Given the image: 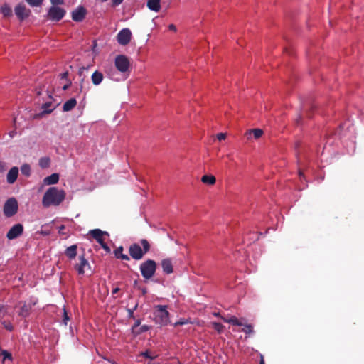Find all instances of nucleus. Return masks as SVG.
Instances as JSON below:
<instances>
[{
  "label": "nucleus",
  "mask_w": 364,
  "mask_h": 364,
  "mask_svg": "<svg viewBox=\"0 0 364 364\" xmlns=\"http://www.w3.org/2000/svg\"><path fill=\"white\" fill-rule=\"evenodd\" d=\"M65 198V192L57 187L49 188L43 195L42 204L43 207L48 208L51 205H59Z\"/></svg>",
  "instance_id": "f257e3e1"
},
{
  "label": "nucleus",
  "mask_w": 364,
  "mask_h": 364,
  "mask_svg": "<svg viewBox=\"0 0 364 364\" xmlns=\"http://www.w3.org/2000/svg\"><path fill=\"white\" fill-rule=\"evenodd\" d=\"M142 248L138 243H133L129 247V253L130 257L135 260H140L144 255L150 250V244L146 239L140 241Z\"/></svg>",
  "instance_id": "f03ea898"
},
{
  "label": "nucleus",
  "mask_w": 364,
  "mask_h": 364,
  "mask_svg": "<svg viewBox=\"0 0 364 364\" xmlns=\"http://www.w3.org/2000/svg\"><path fill=\"white\" fill-rule=\"evenodd\" d=\"M139 269L143 278L149 279L156 272V263L153 259H147L140 264Z\"/></svg>",
  "instance_id": "7ed1b4c3"
},
{
  "label": "nucleus",
  "mask_w": 364,
  "mask_h": 364,
  "mask_svg": "<svg viewBox=\"0 0 364 364\" xmlns=\"http://www.w3.org/2000/svg\"><path fill=\"white\" fill-rule=\"evenodd\" d=\"M154 313L156 323L160 326H166L169 322V313L166 310V306L158 305Z\"/></svg>",
  "instance_id": "20e7f679"
},
{
  "label": "nucleus",
  "mask_w": 364,
  "mask_h": 364,
  "mask_svg": "<svg viewBox=\"0 0 364 364\" xmlns=\"http://www.w3.org/2000/svg\"><path fill=\"white\" fill-rule=\"evenodd\" d=\"M18 202L15 198H9L4 205V214L7 218H11L18 212Z\"/></svg>",
  "instance_id": "39448f33"
},
{
  "label": "nucleus",
  "mask_w": 364,
  "mask_h": 364,
  "mask_svg": "<svg viewBox=\"0 0 364 364\" xmlns=\"http://www.w3.org/2000/svg\"><path fill=\"white\" fill-rule=\"evenodd\" d=\"M89 233L101 245L103 250L107 252H110V248L103 238L104 235H109L107 232L102 231L100 229H94L90 230Z\"/></svg>",
  "instance_id": "423d86ee"
},
{
  "label": "nucleus",
  "mask_w": 364,
  "mask_h": 364,
  "mask_svg": "<svg viewBox=\"0 0 364 364\" xmlns=\"http://www.w3.org/2000/svg\"><path fill=\"white\" fill-rule=\"evenodd\" d=\"M78 262L74 266V269L80 275H84L87 272L92 273L91 266L85 257V254L81 255L78 257Z\"/></svg>",
  "instance_id": "0eeeda50"
},
{
  "label": "nucleus",
  "mask_w": 364,
  "mask_h": 364,
  "mask_svg": "<svg viewBox=\"0 0 364 364\" xmlns=\"http://www.w3.org/2000/svg\"><path fill=\"white\" fill-rule=\"evenodd\" d=\"M66 11L59 6H50L48 9L47 17L48 20L52 21H59L65 15Z\"/></svg>",
  "instance_id": "6e6552de"
},
{
  "label": "nucleus",
  "mask_w": 364,
  "mask_h": 364,
  "mask_svg": "<svg viewBox=\"0 0 364 364\" xmlns=\"http://www.w3.org/2000/svg\"><path fill=\"white\" fill-rule=\"evenodd\" d=\"M114 64L117 69L122 73L127 71L130 65L128 58L124 55H117L115 58Z\"/></svg>",
  "instance_id": "1a4fd4ad"
},
{
  "label": "nucleus",
  "mask_w": 364,
  "mask_h": 364,
  "mask_svg": "<svg viewBox=\"0 0 364 364\" xmlns=\"http://www.w3.org/2000/svg\"><path fill=\"white\" fill-rule=\"evenodd\" d=\"M23 226L21 223H17L13 225L6 233V237L9 240H14L23 234Z\"/></svg>",
  "instance_id": "9d476101"
},
{
  "label": "nucleus",
  "mask_w": 364,
  "mask_h": 364,
  "mask_svg": "<svg viewBox=\"0 0 364 364\" xmlns=\"http://www.w3.org/2000/svg\"><path fill=\"white\" fill-rule=\"evenodd\" d=\"M87 9L82 6H79L72 11L71 16L74 21L81 22L85 19Z\"/></svg>",
  "instance_id": "9b49d317"
},
{
  "label": "nucleus",
  "mask_w": 364,
  "mask_h": 364,
  "mask_svg": "<svg viewBox=\"0 0 364 364\" xmlns=\"http://www.w3.org/2000/svg\"><path fill=\"white\" fill-rule=\"evenodd\" d=\"M131 37L132 33L130 30L124 28L117 34V41L120 45L126 46L130 42Z\"/></svg>",
  "instance_id": "f8f14e48"
},
{
  "label": "nucleus",
  "mask_w": 364,
  "mask_h": 364,
  "mask_svg": "<svg viewBox=\"0 0 364 364\" xmlns=\"http://www.w3.org/2000/svg\"><path fill=\"white\" fill-rule=\"evenodd\" d=\"M15 14L20 21H23L30 14V10L27 9L25 4H18L14 9Z\"/></svg>",
  "instance_id": "ddd939ff"
},
{
  "label": "nucleus",
  "mask_w": 364,
  "mask_h": 364,
  "mask_svg": "<svg viewBox=\"0 0 364 364\" xmlns=\"http://www.w3.org/2000/svg\"><path fill=\"white\" fill-rule=\"evenodd\" d=\"M35 304L36 303L32 301L24 302L20 309L18 315L23 318L28 317L30 315V312Z\"/></svg>",
  "instance_id": "4468645a"
},
{
  "label": "nucleus",
  "mask_w": 364,
  "mask_h": 364,
  "mask_svg": "<svg viewBox=\"0 0 364 364\" xmlns=\"http://www.w3.org/2000/svg\"><path fill=\"white\" fill-rule=\"evenodd\" d=\"M18 175V168L17 167L11 168L7 173V176H6L7 182L10 184L14 183L16 181Z\"/></svg>",
  "instance_id": "2eb2a0df"
},
{
  "label": "nucleus",
  "mask_w": 364,
  "mask_h": 364,
  "mask_svg": "<svg viewBox=\"0 0 364 364\" xmlns=\"http://www.w3.org/2000/svg\"><path fill=\"white\" fill-rule=\"evenodd\" d=\"M161 267L164 273L169 274L173 272V264L171 259H164L161 261Z\"/></svg>",
  "instance_id": "dca6fc26"
},
{
  "label": "nucleus",
  "mask_w": 364,
  "mask_h": 364,
  "mask_svg": "<svg viewBox=\"0 0 364 364\" xmlns=\"http://www.w3.org/2000/svg\"><path fill=\"white\" fill-rule=\"evenodd\" d=\"M77 245H73L65 249V255L70 259H73L75 258V257L77 255Z\"/></svg>",
  "instance_id": "f3484780"
},
{
  "label": "nucleus",
  "mask_w": 364,
  "mask_h": 364,
  "mask_svg": "<svg viewBox=\"0 0 364 364\" xmlns=\"http://www.w3.org/2000/svg\"><path fill=\"white\" fill-rule=\"evenodd\" d=\"M103 74L98 70H95L91 76V80L94 85H99L103 80Z\"/></svg>",
  "instance_id": "a211bd4d"
},
{
  "label": "nucleus",
  "mask_w": 364,
  "mask_h": 364,
  "mask_svg": "<svg viewBox=\"0 0 364 364\" xmlns=\"http://www.w3.org/2000/svg\"><path fill=\"white\" fill-rule=\"evenodd\" d=\"M77 105V101L75 98H70L68 101H66L63 106V110L64 112H69L72 110Z\"/></svg>",
  "instance_id": "6ab92c4d"
},
{
  "label": "nucleus",
  "mask_w": 364,
  "mask_h": 364,
  "mask_svg": "<svg viewBox=\"0 0 364 364\" xmlns=\"http://www.w3.org/2000/svg\"><path fill=\"white\" fill-rule=\"evenodd\" d=\"M252 134H253L255 139H259L263 134V131L260 129H252L248 130L245 133V135L247 139H250L251 137Z\"/></svg>",
  "instance_id": "aec40b11"
},
{
  "label": "nucleus",
  "mask_w": 364,
  "mask_h": 364,
  "mask_svg": "<svg viewBox=\"0 0 364 364\" xmlns=\"http://www.w3.org/2000/svg\"><path fill=\"white\" fill-rule=\"evenodd\" d=\"M59 175L58 173H53L50 176L44 178V183L46 185H53L58 182Z\"/></svg>",
  "instance_id": "412c9836"
},
{
  "label": "nucleus",
  "mask_w": 364,
  "mask_h": 364,
  "mask_svg": "<svg viewBox=\"0 0 364 364\" xmlns=\"http://www.w3.org/2000/svg\"><path fill=\"white\" fill-rule=\"evenodd\" d=\"M123 247L120 246L114 250V255L117 259L129 261V257L127 255L123 254Z\"/></svg>",
  "instance_id": "4be33fe9"
},
{
  "label": "nucleus",
  "mask_w": 364,
  "mask_h": 364,
  "mask_svg": "<svg viewBox=\"0 0 364 364\" xmlns=\"http://www.w3.org/2000/svg\"><path fill=\"white\" fill-rule=\"evenodd\" d=\"M147 6L152 11H159L161 9L160 0H148Z\"/></svg>",
  "instance_id": "5701e85b"
},
{
  "label": "nucleus",
  "mask_w": 364,
  "mask_h": 364,
  "mask_svg": "<svg viewBox=\"0 0 364 364\" xmlns=\"http://www.w3.org/2000/svg\"><path fill=\"white\" fill-rule=\"evenodd\" d=\"M222 319L224 322L225 323H231L234 326H243L242 323L240 322L238 318L234 316H232L231 317H230L229 318H225V317H222Z\"/></svg>",
  "instance_id": "b1692460"
},
{
  "label": "nucleus",
  "mask_w": 364,
  "mask_h": 364,
  "mask_svg": "<svg viewBox=\"0 0 364 364\" xmlns=\"http://www.w3.org/2000/svg\"><path fill=\"white\" fill-rule=\"evenodd\" d=\"M42 112L41 113V115L50 114L53 112V110L55 109V107H52V103L51 102H46L42 105Z\"/></svg>",
  "instance_id": "393cba45"
},
{
  "label": "nucleus",
  "mask_w": 364,
  "mask_h": 364,
  "mask_svg": "<svg viewBox=\"0 0 364 364\" xmlns=\"http://www.w3.org/2000/svg\"><path fill=\"white\" fill-rule=\"evenodd\" d=\"M1 13L5 17H9L12 15V9L8 4H4L0 9Z\"/></svg>",
  "instance_id": "a878e982"
},
{
  "label": "nucleus",
  "mask_w": 364,
  "mask_h": 364,
  "mask_svg": "<svg viewBox=\"0 0 364 364\" xmlns=\"http://www.w3.org/2000/svg\"><path fill=\"white\" fill-rule=\"evenodd\" d=\"M201 181L204 183L209 184V185H213V184H215L216 179H215V177L213 176L204 175L202 177Z\"/></svg>",
  "instance_id": "bb28decb"
},
{
  "label": "nucleus",
  "mask_w": 364,
  "mask_h": 364,
  "mask_svg": "<svg viewBox=\"0 0 364 364\" xmlns=\"http://www.w3.org/2000/svg\"><path fill=\"white\" fill-rule=\"evenodd\" d=\"M50 160L48 157H43L39 160V166L42 168H46L50 166Z\"/></svg>",
  "instance_id": "cd10ccee"
},
{
  "label": "nucleus",
  "mask_w": 364,
  "mask_h": 364,
  "mask_svg": "<svg viewBox=\"0 0 364 364\" xmlns=\"http://www.w3.org/2000/svg\"><path fill=\"white\" fill-rule=\"evenodd\" d=\"M21 173L26 176H29L31 174V168L28 164H23L21 167Z\"/></svg>",
  "instance_id": "c85d7f7f"
},
{
  "label": "nucleus",
  "mask_w": 364,
  "mask_h": 364,
  "mask_svg": "<svg viewBox=\"0 0 364 364\" xmlns=\"http://www.w3.org/2000/svg\"><path fill=\"white\" fill-rule=\"evenodd\" d=\"M151 328V326L147 325H143L140 328L137 329L136 331H135V333L134 334L135 336H139L142 333H144L147 331H149Z\"/></svg>",
  "instance_id": "c756f323"
},
{
  "label": "nucleus",
  "mask_w": 364,
  "mask_h": 364,
  "mask_svg": "<svg viewBox=\"0 0 364 364\" xmlns=\"http://www.w3.org/2000/svg\"><path fill=\"white\" fill-rule=\"evenodd\" d=\"M27 3L33 6L38 7L42 5L43 0H26Z\"/></svg>",
  "instance_id": "7c9ffc66"
},
{
  "label": "nucleus",
  "mask_w": 364,
  "mask_h": 364,
  "mask_svg": "<svg viewBox=\"0 0 364 364\" xmlns=\"http://www.w3.org/2000/svg\"><path fill=\"white\" fill-rule=\"evenodd\" d=\"M243 326L244 328L242 329V331H243L246 334H252L254 332L253 327L251 324H245Z\"/></svg>",
  "instance_id": "2f4dec72"
},
{
  "label": "nucleus",
  "mask_w": 364,
  "mask_h": 364,
  "mask_svg": "<svg viewBox=\"0 0 364 364\" xmlns=\"http://www.w3.org/2000/svg\"><path fill=\"white\" fill-rule=\"evenodd\" d=\"M213 328L217 331L218 333H221L223 331L224 326L220 323L213 322L212 323Z\"/></svg>",
  "instance_id": "473e14b6"
},
{
  "label": "nucleus",
  "mask_w": 364,
  "mask_h": 364,
  "mask_svg": "<svg viewBox=\"0 0 364 364\" xmlns=\"http://www.w3.org/2000/svg\"><path fill=\"white\" fill-rule=\"evenodd\" d=\"M2 325L4 326V328L9 331H12L14 330V326L10 321H4L2 322Z\"/></svg>",
  "instance_id": "72a5a7b5"
},
{
  "label": "nucleus",
  "mask_w": 364,
  "mask_h": 364,
  "mask_svg": "<svg viewBox=\"0 0 364 364\" xmlns=\"http://www.w3.org/2000/svg\"><path fill=\"white\" fill-rule=\"evenodd\" d=\"M1 355L3 356V358L4 360H6V359H9V360H11L12 359V355L11 353H9V351L7 350H3L1 351Z\"/></svg>",
  "instance_id": "f704fd0d"
},
{
  "label": "nucleus",
  "mask_w": 364,
  "mask_h": 364,
  "mask_svg": "<svg viewBox=\"0 0 364 364\" xmlns=\"http://www.w3.org/2000/svg\"><path fill=\"white\" fill-rule=\"evenodd\" d=\"M141 325V319H136L134 324L132 327V332L133 334L137 331L138 327Z\"/></svg>",
  "instance_id": "c9c22d12"
},
{
  "label": "nucleus",
  "mask_w": 364,
  "mask_h": 364,
  "mask_svg": "<svg viewBox=\"0 0 364 364\" xmlns=\"http://www.w3.org/2000/svg\"><path fill=\"white\" fill-rule=\"evenodd\" d=\"M188 323H190V322L188 319L181 318L178 321L176 322L173 325H174V326H182L184 324H187Z\"/></svg>",
  "instance_id": "e433bc0d"
},
{
  "label": "nucleus",
  "mask_w": 364,
  "mask_h": 364,
  "mask_svg": "<svg viewBox=\"0 0 364 364\" xmlns=\"http://www.w3.org/2000/svg\"><path fill=\"white\" fill-rule=\"evenodd\" d=\"M141 355L144 358H149L151 360H154L156 357V355H151L149 351L143 352Z\"/></svg>",
  "instance_id": "4c0bfd02"
},
{
  "label": "nucleus",
  "mask_w": 364,
  "mask_h": 364,
  "mask_svg": "<svg viewBox=\"0 0 364 364\" xmlns=\"http://www.w3.org/2000/svg\"><path fill=\"white\" fill-rule=\"evenodd\" d=\"M50 3L52 4L51 6H58V5L64 4V0H50Z\"/></svg>",
  "instance_id": "58836bf2"
},
{
  "label": "nucleus",
  "mask_w": 364,
  "mask_h": 364,
  "mask_svg": "<svg viewBox=\"0 0 364 364\" xmlns=\"http://www.w3.org/2000/svg\"><path fill=\"white\" fill-rule=\"evenodd\" d=\"M124 0H111L112 1V6L115 7L119 6L123 2Z\"/></svg>",
  "instance_id": "ea45409f"
},
{
  "label": "nucleus",
  "mask_w": 364,
  "mask_h": 364,
  "mask_svg": "<svg viewBox=\"0 0 364 364\" xmlns=\"http://www.w3.org/2000/svg\"><path fill=\"white\" fill-rule=\"evenodd\" d=\"M217 139L219 140V141H222V140H224L225 138H226V134L225 133H219L217 134Z\"/></svg>",
  "instance_id": "a19ab883"
},
{
  "label": "nucleus",
  "mask_w": 364,
  "mask_h": 364,
  "mask_svg": "<svg viewBox=\"0 0 364 364\" xmlns=\"http://www.w3.org/2000/svg\"><path fill=\"white\" fill-rule=\"evenodd\" d=\"M127 312H128V317L129 318L135 319V317L134 315V309H128Z\"/></svg>",
  "instance_id": "79ce46f5"
},
{
  "label": "nucleus",
  "mask_w": 364,
  "mask_h": 364,
  "mask_svg": "<svg viewBox=\"0 0 364 364\" xmlns=\"http://www.w3.org/2000/svg\"><path fill=\"white\" fill-rule=\"evenodd\" d=\"M60 77L61 79H65L68 81V72L66 71V72H64V73L60 74Z\"/></svg>",
  "instance_id": "37998d69"
},
{
  "label": "nucleus",
  "mask_w": 364,
  "mask_h": 364,
  "mask_svg": "<svg viewBox=\"0 0 364 364\" xmlns=\"http://www.w3.org/2000/svg\"><path fill=\"white\" fill-rule=\"evenodd\" d=\"M70 85H71V82L70 80H68L67 83L65 85H63V90H68Z\"/></svg>",
  "instance_id": "c03bdc74"
},
{
  "label": "nucleus",
  "mask_w": 364,
  "mask_h": 364,
  "mask_svg": "<svg viewBox=\"0 0 364 364\" xmlns=\"http://www.w3.org/2000/svg\"><path fill=\"white\" fill-rule=\"evenodd\" d=\"M168 29H169V31H176V27L174 24H169Z\"/></svg>",
  "instance_id": "a18cd8bd"
},
{
  "label": "nucleus",
  "mask_w": 364,
  "mask_h": 364,
  "mask_svg": "<svg viewBox=\"0 0 364 364\" xmlns=\"http://www.w3.org/2000/svg\"><path fill=\"white\" fill-rule=\"evenodd\" d=\"M69 320V317L68 316V314L66 313V311H64V318H63V321H64V323L65 324H67V321Z\"/></svg>",
  "instance_id": "49530a36"
},
{
  "label": "nucleus",
  "mask_w": 364,
  "mask_h": 364,
  "mask_svg": "<svg viewBox=\"0 0 364 364\" xmlns=\"http://www.w3.org/2000/svg\"><path fill=\"white\" fill-rule=\"evenodd\" d=\"M120 289L119 287H116V288H114L112 289V294L114 295L116 294H117L119 291Z\"/></svg>",
  "instance_id": "de8ad7c7"
},
{
  "label": "nucleus",
  "mask_w": 364,
  "mask_h": 364,
  "mask_svg": "<svg viewBox=\"0 0 364 364\" xmlns=\"http://www.w3.org/2000/svg\"><path fill=\"white\" fill-rule=\"evenodd\" d=\"M83 83H84V79H82L81 81H80V91L82 92V90H83Z\"/></svg>",
  "instance_id": "09e8293b"
},
{
  "label": "nucleus",
  "mask_w": 364,
  "mask_h": 364,
  "mask_svg": "<svg viewBox=\"0 0 364 364\" xmlns=\"http://www.w3.org/2000/svg\"><path fill=\"white\" fill-rule=\"evenodd\" d=\"M259 364H265L264 357L262 355H261Z\"/></svg>",
  "instance_id": "8fccbe9b"
},
{
  "label": "nucleus",
  "mask_w": 364,
  "mask_h": 364,
  "mask_svg": "<svg viewBox=\"0 0 364 364\" xmlns=\"http://www.w3.org/2000/svg\"><path fill=\"white\" fill-rule=\"evenodd\" d=\"M214 316L220 317L222 318L223 316H220V313H214Z\"/></svg>",
  "instance_id": "3c124183"
},
{
  "label": "nucleus",
  "mask_w": 364,
  "mask_h": 364,
  "mask_svg": "<svg viewBox=\"0 0 364 364\" xmlns=\"http://www.w3.org/2000/svg\"><path fill=\"white\" fill-rule=\"evenodd\" d=\"M83 70H84V68H81L80 69V71H79V75H82V73Z\"/></svg>",
  "instance_id": "603ef678"
},
{
  "label": "nucleus",
  "mask_w": 364,
  "mask_h": 364,
  "mask_svg": "<svg viewBox=\"0 0 364 364\" xmlns=\"http://www.w3.org/2000/svg\"><path fill=\"white\" fill-rule=\"evenodd\" d=\"M138 304H136L135 306L132 309L134 311L137 309Z\"/></svg>",
  "instance_id": "864d4df0"
},
{
  "label": "nucleus",
  "mask_w": 364,
  "mask_h": 364,
  "mask_svg": "<svg viewBox=\"0 0 364 364\" xmlns=\"http://www.w3.org/2000/svg\"><path fill=\"white\" fill-rule=\"evenodd\" d=\"M299 176H300V178H301V177L303 176V174H302V173H301V172H299Z\"/></svg>",
  "instance_id": "5fc2aeb1"
},
{
  "label": "nucleus",
  "mask_w": 364,
  "mask_h": 364,
  "mask_svg": "<svg viewBox=\"0 0 364 364\" xmlns=\"http://www.w3.org/2000/svg\"><path fill=\"white\" fill-rule=\"evenodd\" d=\"M301 118L299 117V119L296 120V123L299 124V121L301 120Z\"/></svg>",
  "instance_id": "6e6d98bb"
},
{
  "label": "nucleus",
  "mask_w": 364,
  "mask_h": 364,
  "mask_svg": "<svg viewBox=\"0 0 364 364\" xmlns=\"http://www.w3.org/2000/svg\"><path fill=\"white\" fill-rule=\"evenodd\" d=\"M146 290H145V289H144V290H143V294H146Z\"/></svg>",
  "instance_id": "4d7b16f0"
},
{
  "label": "nucleus",
  "mask_w": 364,
  "mask_h": 364,
  "mask_svg": "<svg viewBox=\"0 0 364 364\" xmlns=\"http://www.w3.org/2000/svg\"><path fill=\"white\" fill-rule=\"evenodd\" d=\"M102 2L107 1V0H100Z\"/></svg>",
  "instance_id": "13d9d810"
},
{
  "label": "nucleus",
  "mask_w": 364,
  "mask_h": 364,
  "mask_svg": "<svg viewBox=\"0 0 364 364\" xmlns=\"http://www.w3.org/2000/svg\"><path fill=\"white\" fill-rule=\"evenodd\" d=\"M1 309H2V306H0V310H1Z\"/></svg>",
  "instance_id": "bf43d9fd"
}]
</instances>
